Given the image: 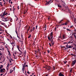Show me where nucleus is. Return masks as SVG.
Listing matches in <instances>:
<instances>
[{
	"label": "nucleus",
	"mask_w": 76,
	"mask_h": 76,
	"mask_svg": "<svg viewBox=\"0 0 76 76\" xmlns=\"http://www.w3.org/2000/svg\"><path fill=\"white\" fill-rule=\"evenodd\" d=\"M72 27H73V26H71L70 28H71Z\"/></svg>",
	"instance_id": "6e6d98bb"
},
{
	"label": "nucleus",
	"mask_w": 76,
	"mask_h": 76,
	"mask_svg": "<svg viewBox=\"0 0 76 76\" xmlns=\"http://www.w3.org/2000/svg\"><path fill=\"white\" fill-rule=\"evenodd\" d=\"M24 69H25V68H22V70H23V72H24Z\"/></svg>",
	"instance_id": "f704fd0d"
},
{
	"label": "nucleus",
	"mask_w": 76,
	"mask_h": 76,
	"mask_svg": "<svg viewBox=\"0 0 76 76\" xmlns=\"http://www.w3.org/2000/svg\"><path fill=\"white\" fill-rule=\"evenodd\" d=\"M68 44H72V42H71L70 41H69L68 42Z\"/></svg>",
	"instance_id": "5701e85b"
},
{
	"label": "nucleus",
	"mask_w": 76,
	"mask_h": 76,
	"mask_svg": "<svg viewBox=\"0 0 76 76\" xmlns=\"http://www.w3.org/2000/svg\"><path fill=\"white\" fill-rule=\"evenodd\" d=\"M45 31L46 30V28H47V26H45Z\"/></svg>",
	"instance_id": "37998d69"
},
{
	"label": "nucleus",
	"mask_w": 76,
	"mask_h": 76,
	"mask_svg": "<svg viewBox=\"0 0 76 76\" xmlns=\"http://www.w3.org/2000/svg\"><path fill=\"white\" fill-rule=\"evenodd\" d=\"M72 56H76V55H74L73 54H71Z\"/></svg>",
	"instance_id": "c756f323"
},
{
	"label": "nucleus",
	"mask_w": 76,
	"mask_h": 76,
	"mask_svg": "<svg viewBox=\"0 0 76 76\" xmlns=\"http://www.w3.org/2000/svg\"><path fill=\"white\" fill-rule=\"evenodd\" d=\"M66 48H71L72 47L71 46L69 45H66Z\"/></svg>",
	"instance_id": "39448f33"
},
{
	"label": "nucleus",
	"mask_w": 76,
	"mask_h": 76,
	"mask_svg": "<svg viewBox=\"0 0 76 76\" xmlns=\"http://www.w3.org/2000/svg\"><path fill=\"white\" fill-rule=\"evenodd\" d=\"M0 66V69H1L3 67V66L2 65H1Z\"/></svg>",
	"instance_id": "f8f14e48"
},
{
	"label": "nucleus",
	"mask_w": 76,
	"mask_h": 76,
	"mask_svg": "<svg viewBox=\"0 0 76 76\" xmlns=\"http://www.w3.org/2000/svg\"><path fill=\"white\" fill-rule=\"evenodd\" d=\"M25 68V65H23V68Z\"/></svg>",
	"instance_id": "e433bc0d"
},
{
	"label": "nucleus",
	"mask_w": 76,
	"mask_h": 76,
	"mask_svg": "<svg viewBox=\"0 0 76 76\" xmlns=\"http://www.w3.org/2000/svg\"><path fill=\"white\" fill-rule=\"evenodd\" d=\"M3 31V30L1 28H0V31Z\"/></svg>",
	"instance_id": "c9c22d12"
},
{
	"label": "nucleus",
	"mask_w": 76,
	"mask_h": 76,
	"mask_svg": "<svg viewBox=\"0 0 76 76\" xmlns=\"http://www.w3.org/2000/svg\"><path fill=\"white\" fill-rule=\"evenodd\" d=\"M26 50H25L24 52V56H26Z\"/></svg>",
	"instance_id": "dca6fc26"
},
{
	"label": "nucleus",
	"mask_w": 76,
	"mask_h": 76,
	"mask_svg": "<svg viewBox=\"0 0 76 76\" xmlns=\"http://www.w3.org/2000/svg\"><path fill=\"white\" fill-rule=\"evenodd\" d=\"M66 30H67V31H71L69 29H67Z\"/></svg>",
	"instance_id": "7c9ffc66"
},
{
	"label": "nucleus",
	"mask_w": 76,
	"mask_h": 76,
	"mask_svg": "<svg viewBox=\"0 0 76 76\" xmlns=\"http://www.w3.org/2000/svg\"><path fill=\"white\" fill-rule=\"evenodd\" d=\"M17 48H18V50H19V46L18 45H17Z\"/></svg>",
	"instance_id": "bb28decb"
},
{
	"label": "nucleus",
	"mask_w": 76,
	"mask_h": 76,
	"mask_svg": "<svg viewBox=\"0 0 76 76\" xmlns=\"http://www.w3.org/2000/svg\"><path fill=\"white\" fill-rule=\"evenodd\" d=\"M0 76H3V74H1L0 75Z\"/></svg>",
	"instance_id": "13d9d810"
},
{
	"label": "nucleus",
	"mask_w": 76,
	"mask_h": 76,
	"mask_svg": "<svg viewBox=\"0 0 76 76\" xmlns=\"http://www.w3.org/2000/svg\"><path fill=\"white\" fill-rule=\"evenodd\" d=\"M0 23L1 25H5V23H3V22H2L1 21H0Z\"/></svg>",
	"instance_id": "9d476101"
},
{
	"label": "nucleus",
	"mask_w": 76,
	"mask_h": 76,
	"mask_svg": "<svg viewBox=\"0 0 76 76\" xmlns=\"http://www.w3.org/2000/svg\"><path fill=\"white\" fill-rule=\"evenodd\" d=\"M48 39H49V41H51V39H52L51 38L50 39V37H48Z\"/></svg>",
	"instance_id": "2eb2a0df"
},
{
	"label": "nucleus",
	"mask_w": 76,
	"mask_h": 76,
	"mask_svg": "<svg viewBox=\"0 0 76 76\" xmlns=\"http://www.w3.org/2000/svg\"><path fill=\"white\" fill-rule=\"evenodd\" d=\"M31 37V34H30L29 35V36H28V38H30Z\"/></svg>",
	"instance_id": "4be33fe9"
},
{
	"label": "nucleus",
	"mask_w": 76,
	"mask_h": 76,
	"mask_svg": "<svg viewBox=\"0 0 76 76\" xmlns=\"http://www.w3.org/2000/svg\"><path fill=\"white\" fill-rule=\"evenodd\" d=\"M72 69H71L70 70V73H72Z\"/></svg>",
	"instance_id": "72a5a7b5"
},
{
	"label": "nucleus",
	"mask_w": 76,
	"mask_h": 76,
	"mask_svg": "<svg viewBox=\"0 0 76 76\" xmlns=\"http://www.w3.org/2000/svg\"><path fill=\"white\" fill-rule=\"evenodd\" d=\"M67 24V22H66L65 23H64V25H66Z\"/></svg>",
	"instance_id": "b1692460"
},
{
	"label": "nucleus",
	"mask_w": 76,
	"mask_h": 76,
	"mask_svg": "<svg viewBox=\"0 0 76 76\" xmlns=\"http://www.w3.org/2000/svg\"><path fill=\"white\" fill-rule=\"evenodd\" d=\"M76 60H75L74 61H73L72 62V65H75V63H76Z\"/></svg>",
	"instance_id": "6e6552de"
},
{
	"label": "nucleus",
	"mask_w": 76,
	"mask_h": 76,
	"mask_svg": "<svg viewBox=\"0 0 76 76\" xmlns=\"http://www.w3.org/2000/svg\"><path fill=\"white\" fill-rule=\"evenodd\" d=\"M13 56H14V58H15V59H16V58H15V56L14 53H13Z\"/></svg>",
	"instance_id": "2f4dec72"
},
{
	"label": "nucleus",
	"mask_w": 76,
	"mask_h": 76,
	"mask_svg": "<svg viewBox=\"0 0 76 76\" xmlns=\"http://www.w3.org/2000/svg\"><path fill=\"white\" fill-rule=\"evenodd\" d=\"M50 36L51 37V39H53V33L52 32L50 34Z\"/></svg>",
	"instance_id": "20e7f679"
},
{
	"label": "nucleus",
	"mask_w": 76,
	"mask_h": 76,
	"mask_svg": "<svg viewBox=\"0 0 76 76\" xmlns=\"http://www.w3.org/2000/svg\"><path fill=\"white\" fill-rule=\"evenodd\" d=\"M32 30L31 29L30 30L31 32H32Z\"/></svg>",
	"instance_id": "4d7b16f0"
},
{
	"label": "nucleus",
	"mask_w": 76,
	"mask_h": 76,
	"mask_svg": "<svg viewBox=\"0 0 76 76\" xmlns=\"http://www.w3.org/2000/svg\"><path fill=\"white\" fill-rule=\"evenodd\" d=\"M21 38H23V36L22 35V34H21Z\"/></svg>",
	"instance_id": "8fccbe9b"
},
{
	"label": "nucleus",
	"mask_w": 76,
	"mask_h": 76,
	"mask_svg": "<svg viewBox=\"0 0 76 76\" xmlns=\"http://www.w3.org/2000/svg\"><path fill=\"white\" fill-rule=\"evenodd\" d=\"M62 38H63V39L62 38V39H64L65 37H64V35H63Z\"/></svg>",
	"instance_id": "412c9836"
},
{
	"label": "nucleus",
	"mask_w": 76,
	"mask_h": 76,
	"mask_svg": "<svg viewBox=\"0 0 76 76\" xmlns=\"http://www.w3.org/2000/svg\"><path fill=\"white\" fill-rule=\"evenodd\" d=\"M15 17L16 18V21H17L18 20V18L17 16H16V15H15Z\"/></svg>",
	"instance_id": "f3484780"
},
{
	"label": "nucleus",
	"mask_w": 76,
	"mask_h": 76,
	"mask_svg": "<svg viewBox=\"0 0 76 76\" xmlns=\"http://www.w3.org/2000/svg\"><path fill=\"white\" fill-rule=\"evenodd\" d=\"M58 76H64L63 74L61 72H60L58 74Z\"/></svg>",
	"instance_id": "1a4fd4ad"
},
{
	"label": "nucleus",
	"mask_w": 76,
	"mask_h": 76,
	"mask_svg": "<svg viewBox=\"0 0 76 76\" xmlns=\"http://www.w3.org/2000/svg\"><path fill=\"white\" fill-rule=\"evenodd\" d=\"M19 51L20 52V53L19 54L20 55H21L22 54V51H20V50H19Z\"/></svg>",
	"instance_id": "ddd939ff"
},
{
	"label": "nucleus",
	"mask_w": 76,
	"mask_h": 76,
	"mask_svg": "<svg viewBox=\"0 0 76 76\" xmlns=\"http://www.w3.org/2000/svg\"><path fill=\"white\" fill-rule=\"evenodd\" d=\"M19 6H18V10H19Z\"/></svg>",
	"instance_id": "c03bdc74"
},
{
	"label": "nucleus",
	"mask_w": 76,
	"mask_h": 76,
	"mask_svg": "<svg viewBox=\"0 0 76 76\" xmlns=\"http://www.w3.org/2000/svg\"><path fill=\"white\" fill-rule=\"evenodd\" d=\"M15 42H12L10 43V44H11V45H12V46L14 45V44H15Z\"/></svg>",
	"instance_id": "4468645a"
},
{
	"label": "nucleus",
	"mask_w": 76,
	"mask_h": 76,
	"mask_svg": "<svg viewBox=\"0 0 76 76\" xmlns=\"http://www.w3.org/2000/svg\"><path fill=\"white\" fill-rule=\"evenodd\" d=\"M5 48H7V46H5Z\"/></svg>",
	"instance_id": "338daca9"
},
{
	"label": "nucleus",
	"mask_w": 76,
	"mask_h": 76,
	"mask_svg": "<svg viewBox=\"0 0 76 76\" xmlns=\"http://www.w3.org/2000/svg\"><path fill=\"white\" fill-rule=\"evenodd\" d=\"M50 4V2H48L45 4L48 5Z\"/></svg>",
	"instance_id": "a211bd4d"
},
{
	"label": "nucleus",
	"mask_w": 76,
	"mask_h": 76,
	"mask_svg": "<svg viewBox=\"0 0 76 76\" xmlns=\"http://www.w3.org/2000/svg\"><path fill=\"white\" fill-rule=\"evenodd\" d=\"M7 15V13L5 11L3 13V14L2 15H1V18H4V16H6V15Z\"/></svg>",
	"instance_id": "7ed1b4c3"
},
{
	"label": "nucleus",
	"mask_w": 76,
	"mask_h": 76,
	"mask_svg": "<svg viewBox=\"0 0 76 76\" xmlns=\"http://www.w3.org/2000/svg\"><path fill=\"white\" fill-rule=\"evenodd\" d=\"M15 31V32H16V33L17 35L18 34V31H17V29H16V30Z\"/></svg>",
	"instance_id": "6ab92c4d"
},
{
	"label": "nucleus",
	"mask_w": 76,
	"mask_h": 76,
	"mask_svg": "<svg viewBox=\"0 0 76 76\" xmlns=\"http://www.w3.org/2000/svg\"><path fill=\"white\" fill-rule=\"evenodd\" d=\"M58 7H61V6H60V5H58Z\"/></svg>",
	"instance_id": "393cba45"
},
{
	"label": "nucleus",
	"mask_w": 76,
	"mask_h": 76,
	"mask_svg": "<svg viewBox=\"0 0 76 76\" xmlns=\"http://www.w3.org/2000/svg\"><path fill=\"white\" fill-rule=\"evenodd\" d=\"M9 60H10V63H11V61L10 60V59H9Z\"/></svg>",
	"instance_id": "5fc2aeb1"
},
{
	"label": "nucleus",
	"mask_w": 76,
	"mask_h": 76,
	"mask_svg": "<svg viewBox=\"0 0 76 76\" xmlns=\"http://www.w3.org/2000/svg\"><path fill=\"white\" fill-rule=\"evenodd\" d=\"M63 20H61L59 22V23H61V22H62V21H63Z\"/></svg>",
	"instance_id": "a878e982"
},
{
	"label": "nucleus",
	"mask_w": 76,
	"mask_h": 76,
	"mask_svg": "<svg viewBox=\"0 0 76 76\" xmlns=\"http://www.w3.org/2000/svg\"><path fill=\"white\" fill-rule=\"evenodd\" d=\"M37 26H36V29H37Z\"/></svg>",
	"instance_id": "e2e57ef3"
},
{
	"label": "nucleus",
	"mask_w": 76,
	"mask_h": 76,
	"mask_svg": "<svg viewBox=\"0 0 76 76\" xmlns=\"http://www.w3.org/2000/svg\"><path fill=\"white\" fill-rule=\"evenodd\" d=\"M0 72L1 73H3L6 72V69L4 68L1 69H0Z\"/></svg>",
	"instance_id": "f03ea898"
},
{
	"label": "nucleus",
	"mask_w": 76,
	"mask_h": 76,
	"mask_svg": "<svg viewBox=\"0 0 76 76\" xmlns=\"http://www.w3.org/2000/svg\"><path fill=\"white\" fill-rule=\"evenodd\" d=\"M9 67V64H8L7 65V67H8V68Z\"/></svg>",
	"instance_id": "c85d7f7f"
},
{
	"label": "nucleus",
	"mask_w": 76,
	"mask_h": 76,
	"mask_svg": "<svg viewBox=\"0 0 76 76\" xmlns=\"http://www.w3.org/2000/svg\"><path fill=\"white\" fill-rule=\"evenodd\" d=\"M75 50V51H76V48L74 49Z\"/></svg>",
	"instance_id": "774afa93"
},
{
	"label": "nucleus",
	"mask_w": 76,
	"mask_h": 76,
	"mask_svg": "<svg viewBox=\"0 0 76 76\" xmlns=\"http://www.w3.org/2000/svg\"><path fill=\"white\" fill-rule=\"evenodd\" d=\"M8 55H10V56H11V54H10V53H9L8 54Z\"/></svg>",
	"instance_id": "a18cd8bd"
},
{
	"label": "nucleus",
	"mask_w": 76,
	"mask_h": 76,
	"mask_svg": "<svg viewBox=\"0 0 76 76\" xmlns=\"http://www.w3.org/2000/svg\"><path fill=\"white\" fill-rule=\"evenodd\" d=\"M63 28H64V29H66V28H65V27H63Z\"/></svg>",
	"instance_id": "0e129e2a"
},
{
	"label": "nucleus",
	"mask_w": 76,
	"mask_h": 76,
	"mask_svg": "<svg viewBox=\"0 0 76 76\" xmlns=\"http://www.w3.org/2000/svg\"><path fill=\"white\" fill-rule=\"evenodd\" d=\"M47 70L49 71L51 70V67L50 66H48Z\"/></svg>",
	"instance_id": "423d86ee"
},
{
	"label": "nucleus",
	"mask_w": 76,
	"mask_h": 76,
	"mask_svg": "<svg viewBox=\"0 0 76 76\" xmlns=\"http://www.w3.org/2000/svg\"><path fill=\"white\" fill-rule=\"evenodd\" d=\"M48 53H50L49 50H48Z\"/></svg>",
	"instance_id": "49530a36"
},
{
	"label": "nucleus",
	"mask_w": 76,
	"mask_h": 76,
	"mask_svg": "<svg viewBox=\"0 0 76 76\" xmlns=\"http://www.w3.org/2000/svg\"><path fill=\"white\" fill-rule=\"evenodd\" d=\"M51 43L52 44V45H53L54 44V40H53V39H52V40L51 41Z\"/></svg>",
	"instance_id": "0eeeda50"
},
{
	"label": "nucleus",
	"mask_w": 76,
	"mask_h": 76,
	"mask_svg": "<svg viewBox=\"0 0 76 76\" xmlns=\"http://www.w3.org/2000/svg\"><path fill=\"white\" fill-rule=\"evenodd\" d=\"M14 54H17V53L16 52H15Z\"/></svg>",
	"instance_id": "bf43d9fd"
},
{
	"label": "nucleus",
	"mask_w": 76,
	"mask_h": 76,
	"mask_svg": "<svg viewBox=\"0 0 76 76\" xmlns=\"http://www.w3.org/2000/svg\"><path fill=\"white\" fill-rule=\"evenodd\" d=\"M49 45H50V47H51V44H50V43H49Z\"/></svg>",
	"instance_id": "ea45409f"
},
{
	"label": "nucleus",
	"mask_w": 76,
	"mask_h": 76,
	"mask_svg": "<svg viewBox=\"0 0 76 76\" xmlns=\"http://www.w3.org/2000/svg\"><path fill=\"white\" fill-rule=\"evenodd\" d=\"M2 4H1V2H0V5H1Z\"/></svg>",
	"instance_id": "603ef678"
},
{
	"label": "nucleus",
	"mask_w": 76,
	"mask_h": 76,
	"mask_svg": "<svg viewBox=\"0 0 76 76\" xmlns=\"http://www.w3.org/2000/svg\"><path fill=\"white\" fill-rule=\"evenodd\" d=\"M17 35V37L19 38V39H20V37H19V36H18V34Z\"/></svg>",
	"instance_id": "a19ab883"
},
{
	"label": "nucleus",
	"mask_w": 76,
	"mask_h": 76,
	"mask_svg": "<svg viewBox=\"0 0 76 76\" xmlns=\"http://www.w3.org/2000/svg\"><path fill=\"white\" fill-rule=\"evenodd\" d=\"M10 22H12V18H10Z\"/></svg>",
	"instance_id": "aec40b11"
},
{
	"label": "nucleus",
	"mask_w": 76,
	"mask_h": 76,
	"mask_svg": "<svg viewBox=\"0 0 76 76\" xmlns=\"http://www.w3.org/2000/svg\"><path fill=\"white\" fill-rule=\"evenodd\" d=\"M64 64H66V63H67V61H64Z\"/></svg>",
	"instance_id": "473e14b6"
},
{
	"label": "nucleus",
	"mask_w": 76,
	"mask_h": 76,
	"mask_svg": "<svg viewBox=\"0 0 76 76\" xmlns=\"http://www.w3.org/2000/svg\"><path fill=\"white\" fill-rule=\"evenodd\" d=\"M27 73H28V74H29V72H27Z\"/></svg>",
	"instance_id": "052dcab7"
},
{
	"label": "nucleus",
	"mask_w": 76,
	"mask_h": 76,
	"mask_svg": "<svg viewBox=\"0 0 76 76\" xmlns=\"http://www.w3.org/2000/svg\"><path fill=\"white\" fill-rule=\"evenodd\" d=\"M50 16H49L48 17V20H50Z\"/></svg>",
	"instance_id": "cd10ccee"
},
{
	"label": "nucleus",
	"mask_w": 76,
	"mask_h": 76,
	"mask_svg": "<svg viewBox=\"0 0 76 76\" xmlns=\"http://www.w3.org/2000/svg\"><path fill=\"white\" fill-rule=\"evenodd\" d=\"M61 25H64V23L62 24L61 25Z\"/></svg>",
	"instance_id": "3c124183"
},
{
	"label": "nucleus",
	"mask_w": 76,
	"mask_h": 76,
	"mask_svg": "<svg viewBox=\"0 0 76 76\" xmlns=\"http://www.w3.org/2000/svg\"><path fill=\"white\" fill-rule=\"evenodd\" d=\"M10 60H11V61H13V59H12V58H10Z\"/></svg>",
	"instance_id": "de8ad7c7"
},
{
	"label": "nucleus",
	"mask_w": 76,
	"mask_h": 76,
	"mask_svg": "<svg viewBox=\"0 0 76 76\" xmlns=\"http://www.w3.org/2000/svg\"><path fill=\"white\" fill-rule=\"evenodd\" d=\"M2 55V53H0V56H1Z\"/></svg>",
	"instance_id": "09e8293b"
},
{
	"label": "nucleus",
	"mask_w": 76,
	"mask_h": 76,
	"mask_svg": "<svg viewBox=\"0 0 76 76\" xmlns=\"http://www.w3.org/2000/svg\"><path fill=\"white\" fill-rule=\"evenodd\" d=\"M2 19H3V20H2L3 21H4V22H7V20H9V18H7L4 17L2 18Z\"/></svg>",
	"instance_id": "f257e3e1"
},
{
	"label": "nucleus",
	"mask_w": 76,
	"mask_h": 76,
	"mask_svg": "<svg viewBox=\"0 0 76 76\" xmlns=\"http://www.w3.org/2000/svg\"><path fill=\"white\" fill-rule=\"evenodd\" d=\"M7 59H9V57H8L7 56Z\"/></svg>",
	"instance_id": "69168bd1"
},
{
	"label": "nucleus",
	"mask_w": 76,
	"mask_h": 76,
	"mask_svg": "<svg viewBox=\"0 0 76 76\" xmlns=\"http://www.w3.org/2000/svg\"><path fill=\"white\" fill-rule=\"evenodd\" d=\"M74 46H75V47H76V44H75L74 45Z\"/></svg>",
	"instance_id": "680f3d73"
},
{
	"label": "nucleus",
	"mask_w": 76,
	"mask_h": 76,
	"mask_svg": "<svg viewBox=\"0 0 76 76\" xmlns=\"http://www.w3.org/2000/svg\"><path fill=\"white\" fill-rule=\"evenodd\" d=\"M47 67H48V66L45 67H44V68H45V69H47Z\"/></svg>",
	"instance_id": "79ce46f5"
},
{
	"label": "nucleus",
	"mask_w": 76,
	"mask_h": 76,
	"mask_svg": "<svg viewBox=\"0 0 76 76\" xmlns=\"http://www.w3.org/2000/svg\"><path fill=\"white\" fill-rule=\"evenodd\" d=\"M34 29H35V27H34L33 28V31H34Z\"/></svg>",
	"instance_id": "4c0bfd02"
},
{
	"label": "nucleus",
	"mask_w": 76,
	"mask_h": 76,
	"mask_svg": "<svg viewBox=\"0 0 76 76\" xmlns=\"http://www.w3.org/2000/svg\"><path fill=\"white\" fill-rule=\"evenodd\" d=\"M26 12H27V11H25L24 12V14H25V13H26Z\"/></svg>",
	"instance_id": "58836bf2"
},
{
	"label": "nucleus",
	"mask_w": 76,
	"mask_h": 76,
	"mask_svg": "<svg viewBox=\"0 0 76 76\" xmlns=\"http://www.w3.org/2000/svg\"><path fill=\"white\" fill-rule=\"evenodd\" d=\"M30 26H29L28 27V28L27 29V33H28V32L29 31V29H30Z\"/></svg>",
	"instance_id": "9b49d317"
},
{
	"label": "nucleus",
	"mask_w": 76,
	"mask_h": 76,
	"mask_svg": "<svg viewBox=\"0 0 76 76\" xmlns=\"http://www.w3.org/2000/svg\"><path fill=\"white\" fill-rule=\"evenodd\" d=\"M8 41H10V40L9 39H7Z\"/></svg>",
	"instance_id": "864d4df0"
}]
</instances>
